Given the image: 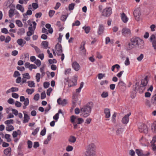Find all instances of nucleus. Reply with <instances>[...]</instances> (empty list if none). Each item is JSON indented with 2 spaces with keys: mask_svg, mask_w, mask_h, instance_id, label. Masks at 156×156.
Wrapping results in <instances>:
<instances>
[{
  "mask_svg": "<svg viewBox=\"0 0 156 156\" xmlns=\"http://www.w3.org/2000/svg\"><path fill=\"white\" fill-rule=\"evenodd\" d=\"M147 76H146L144 79H142L141 81V85L144 86V87L146 86L147 83L148 81L147 80Z\"/></svg>",
  "mask_w": 156,
  "mask_h": 156,
  "instance_id": "obj_23",
  "label": "nucleus"
},
{
  "mask_svg": "<svg viewBox=\"0 0 156 156\" xmlns=\"http://www.w3.org/2000/svg\"><path fill=\"white\" fill-rule=\"evenodd\" d=\"M117 88L122 91L124 90L126 88V84L120 79L117 86Z\"/></svg>",
  "mask_w": 156,
  "mask_h": 156,
  "instance_id": "obj_7",
  "label": "nucleus"
},
{
  "mask_svg": "<svg viewBox=\"0 0 156 156\" xmlns=\"http://www.w3.org/2000/svg\"><path fill=\"white\" fill-rule=\"evenodd\" d=\"M121 20L122 22L125 23H126L129 20L128 18L124 12L121 13Z\"/></svg>",
  "mask_w": 156,
  "mask_h": 156,
  "instance_id": "obj_18",
  "label": "nucleus"
},
{
  "mask_svg": "<svg viewBox=\"0 0 156 156\" xmlns=\"http://www.w3.org/2000/svg\"><path fill=\"white\" fill-rule=\"evenodd\" d=\"M72 66L76 71H78L80 69V66L76 62H74L72 63Z\"/></svg>",
  "mask_w": 156,
  "mask_h": 156,
  "instance_id": "obj_17",
  "label": "nucleus"
},
{
  "mask_svg": "<svg viewBox=\"0 0 156 156\" xmlns=\"http://www.w3.org/2000/svg\"><path fill=\"white\" fill-rule=\"evenodd\" d=\"M139 37H134L130 39V41L126 45V49L127 51L132 50L133 48L136 47V44H137Z\"/></svg>",
  "mask_w": 156,
  "mask_h": 156,
  "instance_id": "obj_3",
  "label": "nucleus"
},
{
  "mask_svg": "<svg viewBox=\"0 0 156 156\" xmlns=\"http://www.w3.org/2000/svg\"><path fill=\"white\" fill-rule=\"evenodd\" d=\"M151 129L153 132L156 133V124H154L152 126Z\"/></svg>",
  "mask_w": 156,
  "mask_h": 156,
  "instance_id": "obj_64",
  "label": "nucleus"
},
{
  "mask_svg": "<svg viewBox=\"0 0 156 156\" xmlns=\"http://www.w3.org/2000/svg\"><path fill=\"white\" fill-rule=\"evenodd\" d=\"M16 24L17 25V26L20 27H22L23 26V24L21 22V21L20 20H17L16 21Z\"/></svg>",
  "mask_w": 156,
  "mask_h": 156,
  "instance_id": "obj_41",
  "label": "nucleus"
},
{
  "mask_svg": "<svg viewBox=\"0 0 156 156\" xmlns=\"http://www.w3.org/2000/svg\"><path fill=\"white\" fill-rule=\"evenodd\" d=\"M23 78H22V83H23L26 82V79H30V76L29 75L28 73H25L22 74Z\"/></svg>",
  "mask_w": 156,
  "mask_h": 156,
  "instance_id": "obj_12",
  "label": "nucleus"
},
{
  "mask_svg": "<svg viewBox=\"0 0 156 156\" xmlns=\"http://www.w3.org/2000/svg\"><path fill=\"white\" fill-rule=\"evenodd\" d=\"M46 97V95L45 91L42 92L41 94V99L42 100L45 98Z\"/></svg>",
  "mask_w": 156,
  "mask_h": 156,
  "instance_id": "obj_47",
  "label": "nucleus"
},
{
  "mask_svg": "<svg viewBox=\"0 0 156 156\" xmlns=\"http://www.w3.org/2000/svg\"><path fill=\"white\" fill-rule=\"evenodd\" d=\"M95 149L96 146L93 143L90 144L87 146L85 155L86 156H96Z\"/></svg>",
  "mask_w": 156,
  "mask_h": 156,
  "instance_id": "obj_2",
  "label": "nucleus"
},
{
  "mask_svg": "<svg viewBox=\"0 0 156 156\" xmlns=\"http://www.w3.org/2000/svg\"><path fill=\"white\" fill-rule=\"evenodd\" d=\"M145 87L140 85V86H139L138 90L140 93H142L145 90Z\"/></svg>",
  "mask_w": 156,
  "mask_h": 156,
  "instance_id": "obj_36",
  "label": "nucleus"
},
{
  "mask_svg": "<svg viewBox=\"0 0 156 156\" xmlns=\"http://www.w3.org/2000/svg\"><path fill=\"white\" fill-rule=\"evenodd\" d=\"M80 21L78 20H77L72 24V26H79L80 25Z\"/></svg>",
  "mask_w": 156,
  "mask_h": 156,
  "instance_id": "obj_51",
  "label": "nucleus"
},
{
  "mask_svg": "<svg viewBox=\"0 0 156 156\" xmlns=\"http://www.w3.org/2000/svg\"><path fill=\"white\" fill-rule=\"evenodd\" d=\"M25 33V29L23 28H21L19 29L17 34L18 35H21Z\"/></svg>",
  "mask_w": 156,
  "mask_h": 156,
  "instance_id": "obj_26",
  "label": "nucleus"
},
{
  "mask_svg": "<svg viewBox=\"0 0 156 156\" xmlns=\"http://www.w3.org/2000/svg\"><path fill=\"white\" fill-rule=\"evenodd\" d=\"M133 13L134 16L135 17L139 18L141 15L140 9L139 8L136 9L134 10Z\"/></svg>",
  "mask_w": 156,
  "mask_h": 156,
  "instance_id": "obj_19",
  "label": "nucleus"
},
{
  "mask_svg": "<svg viewBox=\"0 0 156 156\" xmlns=\"http://www.w3.org/2000/svg\"><path fill=\"white\" fill-rule=\"evenodd\" d=\"M82 28L84 30L85 32L87 34L90 32V27L89 26H85L83 27Z\"/></svg>",
  "mask_w": 156,
  "mask_h": 156,
  "instance_id": "obj_27",
  "label": "nucleus"
},
{
  "mask_svg": "<svg viewBox=\"0 0 156 156\" xmlns=\"http://www.w3.org/2000/svg\"><path fill=\"white\" fill-rule=\"evenodd\" d=\"M17 42L19 45L21 46V47L23 46V39L21 38L18 39L17 41Z\"/></svg>",
  "mask_w": 156,
  "mask_h": 156,
  "instance_id": "obj_39",
  "label": "nucleus"
},
{
  "mask_svg": "<svg viewBox=\"0 0 156 156\" xmlns=\"http://www.w3.org/2000/svg\"><path fill=\"white\" fill-rule=\"evenodd\" d=\"M55 50L57 52V53H61L63 50L61 44L58 43L55 46Z\"/></svg>",
  "mask_w": 156,
  "mask_h": 156,
  "instance_id": "obj_14",
  "label": "nucleus"
},
{
  "mask_svg": "<svg viewBox=\"0 0 156 156\" xmlns=\"http://www.w3.org/2000/svg\"><path fill=\"white\" fill-rule=\"evenodd\" d=\"M75 4L74 3H72L69 5L68 8L69 10H73L74 8Z\"/></svg>",
  "mask_w": 156,
  "mask_h": 156,
  "instance_id": "obj_42",
  "label": "nucleus"
},
{
  "mask_svg": "<svg viewBox=\"0 0 156 156\" xmlns=\"http://www.w3.org/2000/svg\"><path fill=\"white\" fill-rule=\"evenodd\" d=\"M73 147L71 146H68L66 148V150L67 151H70L73 150Z\"/></svg>",
  "mask_w": 156,
  "mask_h": 156,
  "instance_id": "obj_62",
  "label": "nucleus"
},
{
  "mask_svg": "<svg viewBox=\"0 0 156 156\" xmlns=\"http://www.w3.org/2000/svg\"><path fill=\"white\" fill-rule=\"evenodd\" d=\"M36 78L37 82H39L41 78V74L40 73H37L36 74Z\"/></svg>",
  "mask_w": 156,
  "mask_h": 156,
  "instance_id": "obj_48",
  "label": "nucleus"
},
{
  "mask_svg": "<svg viewBox=\"0 0 156 156\" xmlns=\"http://www.w3.org/2000/svg\"><path fill=\"white\" fill-rule=\"evenodd\" d=\"M49 64H52V63H56L57 62V60L55 59H53V60L49 59L48 60Z\"/></svg>",
  "mask_w": 156,
  "mask_h": 156,
  "instance_id": "obj_54",
  "label": "nucleus"
},
{
  "mask_svg": "<svg viewBox=\"0 0 156 156\" xmlns=\"http://www.w3.org/2000/svg\"><path fill=\"white\" fill-rule=\"evenodd\" d=\"M20 73H19V72L18 71H16L14 72L13 76L14 77H16L18 76H20Z\"/></svg>",
  "mask_w": 156,
  "mask_h": 156,
  "instance_id": "obj_59",
  "label": "nucleus"
},
{
  "mask_svg": "<svg viewBox=\"0 0 156 156\" xmlns=\"http://www.w3.org/2000/svg\"><path fill=\"white\" fill-rule=\"evenodd\" d=\"M72 98V103L74 107L76 105L78 100L77 95L76 94L73 93V95Z\"/></svg>",
  "mask_w": 156,
  "mask_h": 156,
  "instance_id": "obj_16",
  "label": "nucleus"
},
{
  "mask_svg": "<svg viewBox=\"0 0 156 156\" xmlns=\"http://www.w3.org/2000/svg\"><path fill=\"white\" fill-rule=\"evenodd\" d=\"M68 14H67V15H62V16H61V18H60L61 20L63 22L65 21L66 20L67 17H68Z\"/></svg>",
  "mask_w": 156,
  "mask_h": 156,
  "instance_id": "obj_46",
  "label": "nucleus"
},
{
  "mask_svg": "<svg viewBox=\"0 0 156 156\" xmlns=\"http://www.w3.org/2000/svg\"><path fill=\"white\" fill-rule=\"evenodd\" d=\"M104 28L102 24H100L98 31V34H102L104 31Z\"/></svg>",
  "mask_w": 156,
  "mask_h": 156,
  "instance_id": "obj_22",
  "label": "nucleus"
},
{
  "mask_svg": "<svg viewBox=\"0 0 156 156\" xmlns=\"http://www.w3.org/2000/svg\"><path fill=\"white\" fill-rule=\"evenodd\" d=\"M85 44L83 45H81L80 47V53L82 55H85L86 54V49L84 47Z\"/></svg>",
  "mask_w": 156,
  "mask_h": 156,
  "instance_id": "obj_21",
  "label": "nucleus"
},
{
  "mask_svg": "<svg viewBox=\"0 0 156 156\" xmlns=\"http://www.w3.org/2000/svg\"><path fill=\"white\" fill-rule=\"evenodd\" d=\"M11 135L9 134H6L5 136L4 137L7 140V142H9L11 141V139L10 138Z\"/></svg>",
  "mask_w": 156,
  "mask_h": 156,
  "instance_id": "obj_37",
  "label": "nucleus"
},
{
  "mask_svg": "<svg viewBox=\"0 0 156 156\" xmlns=\"http://www.w3.org/2000/svg\"><path fill=\"white\" fill-rule=\"evenodd\" d=\"M122 35L126 37H127L131 35V31L127 27L123 28L122 30Z\"/></svg>",
  "mask_w": 156,
  "mask_h": 156,
  "instance_id": "obj_6",
  "label": "nucleus"
},
{
  "mask_svg": "<svg viewBox=\"0 0 156 156\" xmlns=\"http://www.w3.org/2000/svg\"><path fill=\"white\" fill-rule=\"evenodd\" d=\"M151 102L152 104L156 105V94L152 97Z\"/></svg>",
  "mask_w": 156,
  "mask_h": 156,
  "instance_id": "obj_29",
  "label": "nucleus"
},
{
  "mask_svg": "<svg viewBox=\"0 0 156 156\" xmlns=\"http://www.w3.org/2000/svg\"><path fill=\"white\" fill-rule=\"evenodd\" d=\"M135 151L138 156H148L150 154L149 152H147L146 154H144L143 150L140 149H136Z\"/></svg>",
  "mask_w": 156,
  "mask_h": 156,
  "instance_id": "obj_11",
  "label": "nucleus"
},
{
  "mask_svg": "<svg viewBox=\"0 0 156 156\" xmlns=\"http://www.w3.org/2000/svg\"><path fill=\"white\" fill-rule=\"evenodd\" d=\"M77 124H80L82 123L84 121V120L82 118H78L77 119Z\"/></svg>",
  "mask_w": 156,
  "mask_h": 156,
  "instance_id": "obj_61",
  "label": "nucleus"
},
{
  "mask_svg": "<svg viewBox=\"0 0 156 156\" xmlns=\"http://www.w3.org/2000/svg\"><path fill=\"white\" fill-rule=\"evenodd\" d=\"M14 14V10L12 9H10L9 11V16L11 18Z\"/></svg>",
  "mask_w": 156,
  "mask_h": 156,
  "instance_id": "obj_38",
  "label": "nucleus"
},
{
  "mask_svg": "<svg viewBox=\"0 0 156 156\" xmlns=\"http://www.w3.org/2000/svg\"><path fill=\"white\" fill-rule=\"evenodd\" d=\"M131 112H129L128 114L126 115L123 117L122 120V121L123 123L124 124H127L129 121V117L131 115Z\"/></svg>",
  "mask_w": 156,
  "mask_h": 156,
  "instance_id": "obj_13",
  "label": "nucleus"
},
{
  "mask_svg": "<svg viewBox=\"0 0 156 156\" xmlns=\"http://www.w3.org/2000/svg\"><path fill=\"white\" fill-rule=\"evenodd\" d=\"M105 113V115L106 118H108L110 116V113L109 109L108 108H105L104 110Z\"/></svg>",
  "mask_w": 156,
  "mask_h": 156,
  "instance_id": "obj_24",
  "label": "nucleus"
},
{
  "mask_svg": "<svg viewBox=\"0 0 156 156\" xmlns=\"http://www.w3.org/2000/svg\"><path fill=\"white\" fill-rule=\"evenodd\" d=\"M93 106V103L92 102L83 106L80 108V115L83 117L86 118L89 116L91 112L92 107Z\"/></svg>",
  "mask_w": 156,
  "mask_h": 156,
  "instance_id": "obj_1",
  "label": "nucleus"
},
{
  "mask_svg": "<svg viewBox=\"0 0 156 156\" xmlns=\"http://www.w3.org/2000/svg\"><path fill=\"white\" fill-rule=\"evenodd\" d=\"M55 11L53 10H50L49 12V15L50 17H51L53 16L54 14L55 13Z\"/></svg>",
  "mask_w": 156,
  "mask_h": 156,
  "instance_id": "obj_56",
  "label": "nucleus"
},
{
  "mask_svg": "<svg viewBox=\"0 0 156 156\" xmlns=\"http://www.w3.org/2000/svg\"><path fill=\"white\" fill-rule=\"evenodd\" d=\"M23 17L22 20L24 23H26V20H27L28 18V17L27 16V15L25 14L24 13L23 14Z\"/></svg>",
  "mask_w": 156,
  "mask_h": 156,
  "instance_id": "obj_53",
  "label": "nucleus"
},
{
  "mask_svg": "<svg viewBox=\"0 0 156 156\" xmlns=\"http://www.w3.org/2000/svg\"><path fill=\"white\" fill-rule=\"evenodd\" d=\"M41 44L44 47V48L45 49H47L48 48H50L49 47H48V42L47 41H42Z\"/></svg>",
  "mask_w": 156,
  "mask_h": 156,
  "instance_id": "obj_28",
  "label": "nucleus"
},
{
  "mask_svg": "<svg viewBox=\"0 0 156 156\" xmlns=\"http://www.w3.org/2000/svg\"><path fill=\"white\" fill-rule=\"evenodd\" d=\"M144 58V55L143 54H141L138 57L137 59L139 62L141 61Z\"/></svg>",
  "mask_w": 156,
  "mask_h": 156,
  "instance_id": "obj_63",
  "label": "nucleus"
},
{
  "mask_svg": "<svg viewBox=\"0 0 156 156\" xmlns=\"http://www.w3.org/2000/svg\"><path fill=\"white\" fill-rule=\"evenodd\" d=\"M46 130L45 127H44V129L41 132L40 135L42 136L45 135L46 134Z\"/></svg>",
  "mask_w": 156,
  "mask_h": 156,
  "instance_id": "obj_52",
  "label": "nucleus"
},
{
  "mask_svg": "<svg viewBox=\"0 0 156 156\" xmlns=\"http://www.w3.org/2000/svg\"><path fill=\"white\" fill-rule=\"evenodd\" d=\"M6 127V129L8 131H11L14 129V127L11 125H8Z\"/></svg>",
  "mask_w": 156,
  "mask_h": 156,
  "instance_id": "obj_30",
  "label": "nucleus"
},
{
  "mask_svg": "<svg viewBox=\"0 0 156 156\" xmlns=\"http://www.w3.org/2000/svg\"><path fill=\"white\" fill-rule=\"evenodd\" d=\"M139 82H136L135 83V85L133 86V91L131 94V97L132 98H134L136 96V94L138 90Z\"/></svg>",
  "mask_w": 156,
  "mask_h": 156,
  "instance_id": "obj_4",
  "label": "nucleus"
},
{
  "mask_svg": "<svg viewBox=\"0 0 156 156\" xmlns=\"http://www.w3.org/2000/svg\"><path fill=\"white\" fill-rule=\"evenodd\" d=\"M49 85H50V83L48 82H44V83H43L44 87L46 89V88H48L49 87Z\"/></svg>",
  "mask_w": 156,
  "mask_h": 156,
  "instance_id": "obj_50",
  "label": "nucleus"
},
{
  "mask_svg": "<svg viewBox=\"0 0 156 156\" xmlns=\"http://www.w3.org/2000/svg\"><path fill=\"white\" fill-rule=\"evenodd\" d=\"M4 153L7 156H9L11 153V148L9 147L5 149L4 151Z\"/></svg>",
  "mask_w": 156,
  "mask_h": 156,
  "instance_id": "obj_20",
  "label": "nucleus"
},
{
  "mask_svg": "<svg viewBox=\"0 0 156 156\" xmlns=\"http://www.w3.org/2000/svg\"><path fill=\"white\" fill-rule=\"evenodd\" d=\"M28 83V86L30 87H35V83L34 81H28L27 82Z\"/></svg>",
  "mask_w": 156,
  "mask_h": 156,
  "instance_id": "obj_35",
  "label": "nucleus"
},
{
  "mask_svg": "<svg viewBox=\"0 0 156 156\" xmlns=\"http://www.w3.org/2000/svg\"><path fill=\"white\" fill-rule=\"evenodd\" d=\"M34 91V90L33 88L29 89L27 88L26 90V92L28 94H31Z\"/></svg>",
  "mask_w": 156,
  "mask_h": 156,
  "instance_id": "obj_33",
  "label": "nucleus"
},
{
  "mask_svg": "<svg viewBox=\"0 0 156 156\" xmlns=\"http://www.w3.org/2000/svg\"><path fill=\"white\" fill-rule=\"evenodd\" d=\"M14 121L13 119H9L6 120L5 122V124L8 125H10L9 124H13Z\"/></svg>",
  "mask_w": 156,
  "mask_h": 156,
  "instance_id": "obj_45",
  "label": "nucleus"
},
{
  "mask_svg": "<svg viewBox=\"0 0 156 156\" xmlns=\"http://www.w3.org/2000/svg\"><path fill=\"white\" fill-rule=\"evenodd\" d=\"M84 83L83 82H81L80 85L79 87L76 89V93H79L81 91V89L83 87Z\"/></svg>",
  "mask_w": 156,
  "mask_h": 156,
  "instance_id": "obj_32",
  "label": "nucleus"
},
{
  "mask_svg": "<svg viewBox=\"0 0 156 156\" xmlns=\"http://www.w3.org/2000/svg\"><path fill=\"white\" fill-rule=\"evenodd\" d=\"M1 32L2 33H4L5 34H7L9 33V32L8 30L5 28H2L1 30Z\"/></svg>",
  "mask_w": 156,
  "mask_h": 156,
  "instance_id": "obj_60",
  "label": "nucleus"
},
{
  "mask_svg": "<svg viewBox=\"0 0 156 156\" xmlns=\"http://www.w3.org/2000/svg\"><path fill=\"white\" fill-rule=\"evenodd\" d=\"M112 13V9L111 7H109L105 8L102 12V15L106 17L109 16Z\"/></svg>",
  "mask_w": 156,
  "mask_h": 156,
  "instance_id": "obj_5",
  "label": "nucleus"
},
{
  "mask_svg": "<svg viewBox=\"0 0 156 156\" xmlns=\"http://www.w3.org/2000/svg\"><path fill=\"white\" fill-rule=\"evenodd\" d=\"M39 127H37L35 129L34 131L32 132V134L34 136H35L39 131Z\"/></svg>",
  "mask_w": 156,
  "mask_h": 156,
  "instance_id": "obj_57",
  "label": "nucleus"
},
{
  "mask_svg": "<svg viewBox=\"0 0 156 156\" xmlns=\"http://www.w3.org/2000/svg\"><path fill=\"white\" fill-rule=\"evenodd\" d=\"M139 130L140 132H143L146 134L147 133L148 131L147 126L144 124H142L139 126Z\"/></svg>",
  "mask_w": 156,
  "mask_h": 156,
  "instance_id": "obj_8",
  "label": "nucleus"
},
{
  "mask_svg": "<svg viewBox=\"0 0 156 156\" xmlns=\"http://www.w3.org/2000/svg\"><path fill=\"white\" fill-rule=\"evenodd\" d=\"M30 119V117L27 114H24V120L23 122L24 123L28 122Z\"/></svg>",
  "mask_w": 156,
  "mask_h": 156,
  "instance_id": "obj_25",
  "label": "nucleus"
},
{
  "mask_svg": "<svg viewBox=\"0 0 156 156\" xmlns=\"http://www.w3.org/2000/svg\"><path fill=\"white\" fill-rule=\"evenodd\" d=\"M65 80L68 83V87H71L75 86L76 85V80L75 82H73V81H71L69 80V78L66 79L65 78Z\"/></svg>",
  "mask_w": 156,
  "mask_h": 156,
  "instance_id": "obj_15",
  "label": "nucleus"
},
{
  "mask_svg": "<svg viewBox=\"0 0 156 156\" xmlns=\"http://www.w3.org/2000/svg\"><path fill=\"white\" fill-rule=\"evenodd\" d=\"M34 63L36 64L38 67L40 66L41 64V62L40 60L39 59H37L34 62Z\"/></svg>",
  "mask_w": 156,
  "mask_h": 156,
  "instance_id": "obj_55",
  "label": "nucleus"
},
{
  "mask_svg": "<svg viewBox=\"0 0 156 156\" xmlns=\"http://www.w3.org/2000/svg\"><path fill=\"white\" fill-rule=\"evenodd\" d=\"M150 40L152 42V47L154 50L156 49V39L154 34H153L150 37Z\"/></svg>",
  "mask_w": 156,
  "mask_h": 156,
  "instance_id": "obj_10",
  "label": "nucleus"
},
{
  "mask_svg": "<svg viewBox=\"0 0 156 156\" xmlns=\"http://www.w3.org/2000/svg\"><path fill=\"white\" fill-rule=\"evenodd\" d=\"M124 131V129L122 128H120L117 129L116 131L117 135H119L122 133Z\"/></svg>",
  "mask_w": 156,
  "mask_h": 156,
  "instance_id": "obj_34",
  "label": "nucleus"
},
{
  "mask_svg": "<svg viewBox=\"0 0 156 156\" xmlns=\"http://www.w3.org/2000/svg\"><path fill=\"white\" fill-rule=\"evenodd\" d=\"M16 8L17 9L20 10L22 12H23L24 11V8L20 4L17 5Z\"/></svg>",
  "mask_w": 156,
  "mask_h": 156,
  "instance_id": "obj_31",
  "label": "nucleus"
},
{
  "mask_svg": "<svg viewBox=\"0 0 156 156\" xmlns=\"http://www.w3.org/2000/svg\"><path fill=\"white\" fill-rule=\"evenodd\" d=\"M76 138L75 136H71L69 139V141L70 142L74 143L76 141Z\"/></svg>",
  "mask_w": 156,
  "mask_h": 156,
  "instance_id": "obj_40",
  "label": "nucleus"
},
{
  "mask_svg": "<svg viewBox=\"0 0 156 156\" xmlns=\"http://www.w3.org/2000/svg\"><path fill=\"white\" fill-rule=\"evenodd\" d=\"M67 103V100L66 99H64L63 100H62V101L61 103H59V105H61L62 106H65Z\"/></svg>",
  "mask_w": 156,
  "mask_h": 156,
  "instance_id": "obj_44",
  "label": "nucleus"
},
{
  "mask_svg": "<svg viewBox=\"0 0 156 156\" xmlns=\"http://www.w3.org/2000/svg\"><path fill=\"white\" fill-rule=\"evenodd\" d=\"M136 48L139 49H143L144 48V42L142 39L138 38L137 44H136Z\"/></svg>",
  "mask_w": 156,
  "mask_h": 156,
  "instance_id": "obj_9",
  "label": "nucleus"
},
{
  "mask_svg": "<svg viewBox=\"0 0 156 156\" xmlns=\"http://www.w3.org/2000/svg\"><path fill=\"white\" fill-rule=\"evenodd\" d=\"M27 143L28 145V148L29 149L31 148L33 145L32 142L30 140H28L27 141Z\"/></svg>",
  "mask_w": 156,
  "mask_h": 156,
  "instance_id": "obj_43",
  "label": "nucleus"
},
{
  "mask_svg": "<svg viewBox=\"0 0 156 156\" xmlns=\"http://www.w3.org/2000/svg\"><path fill=\"white\" fill-rule=\"evenodd\" d=\"M51 105L50 104H48V107L46 108L45 109V113L48 112L51 109Z\"/></svg>",
  "mask_w": 156,
  "mask_h": 156,
  "instance_id": "obj_58",
  "label": "nucleus"
},
{
  "mask_svg": "<svg viewBox=\"0 0 156 156\" xmlns=\"http://www.w3.org/2000/svg\"><path fill=\"white\" fill-rule=\"evenodd\" d=\"M108 92H103L101 94V96L103 98H105L108 96Z\"/></svg>",
  "mask_w": 156,
  "mask_h": 156,
  "instance_id": "obj_49",
  "label": "nucleus"
}]
</instances>
